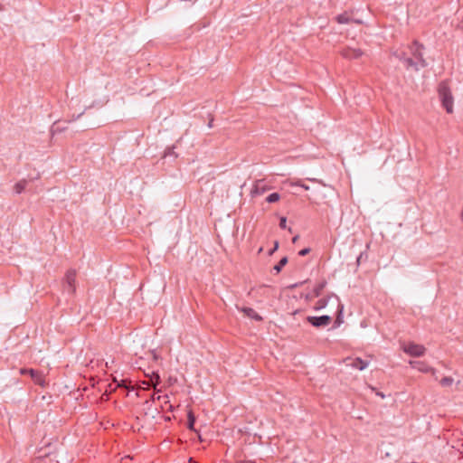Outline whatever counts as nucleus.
Masks as SVG:
<instances>
[{
	"mask_svg": "<svg viewBox=\"0 0 463 463\" xmlns=\"http://www.w3.org/2000/svg\"><path fill=\"white\" fill-rule=\"evenodd\" d=\"M423 46L418 42L412 43L411 45L402 46L393 52V55L402 62L407 69L412 68L418 71L420 68L426 66L423 59Z\"/></svg>",
	"mask_w": 463,
	"mask_h": 463,
	"instance_id": "1",
	"label": "nucleus"
},
{
	"mask_svg": "<svg viewBox=\"0 0 463 463\" xmlns=\"http://www.w3.org/2000/svg\"><path fill=\"white\" fill-rule=\"evenodd\" d=\"M438 93L441 106L448 113H452L454 108V98L448 81H442L439 83Z\"/></svg>",
	"mask_w": 463,
	"mask_h": 463,
	"instance_id": "2",
	"label": "nucleus"
},
{
	"mask_svg": "<svg viewBox=\"0 0 463 463\" xmlns=\"http://www.w3.org/2000/svg\"><path fill=\"white\" fill-rule=\"evenodd\" d=\"M75 281H76V270L75 269H69L64 278V290L70 294H74L76 288H75Z\"/></svg>",
	"mask_w": 463,
	"mask_h": 463,
	"instance_id": "3",
	"label": "nucleus"
},
{
	"mask_svg": "<svg viewBox=\"0 0 463 463\" xmlns=\"http://www.w3.org/2000/svg\"><path fill=\"white\" fill-rule=\"evenodd\" d=\"M20 373L22 375L29 374L33 381L38 385L43 386L45 384L43 374L37 370L22 368L20 369Z\"/></svg>",
	"mask_w": 463,
	"mask_h": 463,
	"instance_id": "4",
	"label": "nucleus"
},
{
	"mask_svg": "<svg viewBox=\"0 0 463 463\" xmlns=\"http://www.w3.org/2000/svg\"><path fill=\"white\" fill-rule=\"evenodd\" d=\"M332 318L330 316L324 315L320 317H307V321L315 327L326 326L330 324Z\"/></svg>",
	"mask_w": 463,
	"mask_h": 463,
	"instance_id": "5",
	"label": "nucleus"
},
{
	"mask_svg": "<svg viewBox=\"0 0 463 463\" xmlns=\"http://www.w3.org/2000/svg\"><path fill=\"white\" fill-rule=\"evenodd\" d=\"M425 348L416 344H407L403 345V351L412 356H420L423 354Z\"/></svg>",
	"mask_w": 463,
	"mask_h": 463,
	"instance_id": "6",
	"label": "nucleus"
},
{
	"mask_svg": "<svg viewBox=\"0 0 463 463\" xmlns=\"http://www.w3.org/2000/svg\"><path fill=\"white\" fill-rule=\"evenodd\" d=\"M341 54L345 59H357L362 56L363 52L358 48L345 47L342 50Z\"/></svg>",
	"mask_w": 463,
	"mask_h": 463,
	"instance_id": "7",
	"label": "nucleus"
},
{
	"mask_svg": "<svg viewBox=\"0 0 463 463\" xmlns=\"http://www.w3.org/2000/svg\"><path fill=\"white\" fill-rule=\"evenodd\" d=\"M346 364L354 368V369H358L360 371L365 369L367 366H368V362L367 361H364L359 357H356V358H347L346 359Z\"/></svg>",
	"mask_w": 463,
	"mask_h": 463,
	"instance_id": "8",
	"label": "nucleus"
},
{
	"mask_svg": "<svg viewBox=\"0 0 463 463\" xmlns=\"http://www.w3.org/2000/svg\"><path fill=\"white\" fill-rule=\"evenodd\" d=\"M237 308L244 314V316L254 319L256 321H262V317L260 316L253 308L251 307H239Z\"/></svg>",
	"mask_w": 463,
	"mask_h": 463,
	"instance_id": "9",
	"label": "nucleus"
},
{
	"mask_svg": "<svg viewBox=\"0 0 463 463\" xmlns=\"http://www.w3.org/2000/svg\"><path fill=\"white\" fill-rule=\"evenodd\" d=\"M268 190V187L266 186L263 180H258L255 182L254 186L252 188V194L253 195H261Z\"/></svg>",
	"mask_w": 463,
	"mask_h": 463,
	"instance_id": "10",
	"label": "nucleus"
},
{
	"mask_svg": "<svg viewBox=\"0 0 463 463\" xmlns=\"http://www.w3.org/2000/svg\"><path fill=\"white\" fill-rule=\"evenodd\" d=\"M453 383H454V379L450 376L443 377L439 381V384L444 388L450 387L453 384Z\"/></svg>",
	"mask_w": 463,
	"mask_h": 463,
	"instance_id": "11",
	"label": "nucleus"
},
{
	"mask_svg": "<svg viewBox=\"0 0 463 463\" xmlns=\"http://www.w3.org/2000/svg\"><path fill=\"white\" fill-rule=\"evenodd\" d=\"M26 184V180H21L18 183H16L14 185V192L16 194H21L25 189Z\"/></svg>",
	"mask_w": 463,
	"mask_h": 463,
	"instance_id": "12",
	"label": "nucleus"
},
{
	"mask_svg": "<svg viewBox=\"0 0 463 463\" xmlns=\"http://www.w3.org/2000/svg\"><path fill=\"white\" fill-rule=\"evenodd\" d=\"M411 364L412 365L413 368H417L420 372L428 371L426 365L422 362L413 361V362H411Z\"/></svg>",
	"mask_w": 463,
	"mask_h": 463,
	"instance_id": "13",
	"label": "nucleus"
},
{
	"mask_svg": "<svg viewBox=\"0 0 463 463\" xmlns=\"http://www.w3.org/2000/svg\"><path fill=\"white\" fill-rule=\"evenodd\" d=\"M187 420H188V422H187V427L189 430H194V423H195V417L194 415V413L190 411L188 412V415H187Z\"/></svg>",
	"mask_w": 463,
	"mask_h": 463,
	"instance_id": "14",
	"label": "nucleus"
},
{
	"mask_svg": "<svg viewBox=\"0 0 463 463\" xmlns=\"http://www.w3.org/2000/svg\"><path fill=\"white\" fill-rule=\"evenodd\" d=\"M288 263V258L287 257H283L279 261V263L274 266V269L276 270L277 273L280 272L282 268Z\"/></svg>",
	"mask_w": 463,
	"mask_h": 463,
	"instance_id": "15",
	"label": "nucleus"
},
{
	"mask_svg": "<svg viewBox=\"0 0 463 463\" xmlns=\"http://www.w3.org/2000/svg\"><path fill=\"white\" fill-rule=\"evenodd\" d=\"M280 199V195L278 193H272L270 194L267 198L266 201L269 203H276Z\"/></svg>",
	"mask_w": 463,
	"mask_h": 463,
	"instance_id": "16",
	"label": "nucleus"
},
{
	"mask_svg": "<svg viewBox=\"0 0 463 463\" xmlns=\"http://www.w3.org/2000/svg\"><path fill=\"white\" fill-rule=\"evenodd\" d=\"M336 20L339 24H348L350 18L346 14H342L336 16Z\"/></svg>",
	"mask_w": 463,
	"mask_h": 463,
	"instance_id": "17",
	"label": "nucleus"
},
{
	"mask_svg": "<svg viewBox=\"0 0 463 463\" xmlns=\"http://www.w3.org/2000/svg\"><path fill=\"white\" fill-rule=\"evenodd\" d=\"M156 400L161 402L164 405L170 403L169 396L167 394L157 395Z\"/></svg>",
	"mask_w": 463,
	"mask_h": 463,
	"instance_id": "18",
	"label": "nucleus"
},
{
	"mask_svg": "<svg viewBox=\"0 0 463 463\" xmlns=\"http://www.w3.org/2000/svg\"><path fill=\"white\" fill-rule=\"evenodd\" d=\"M334 297H335V299L337 300V304H338V313H339V315H338V317H337V319H336V320L340 322V316H341V314H342V312H343V308H344V307H343V305L340 303L339 298H338L336 296H334Z\"/></svg>",
	"mask_w": 463,
	"mask_h": 463,
	"instance_id": "19",
	"label": "nucleus"
},
{
	"mask_svg": "<svg viewBox=\"0 0 463 463\" xmlns=\"http://www.w3.org/2000/svg\"><path fill=\"white\" fill-rule=\"evenodd\" d=\"M326 302L327 300L325 298L318 300L317 309L325 307L326 306Z\"/></svg>",
	"mask_w": 463,
	"mask_h": 463,
	"instance_id": "20",
	"label": "nucleus"
},
{
	"mask_svg": "<svg viewBox=\"0 0 463 463\" xmlns=\"http://www.w3.org/2000/svg\"><path fill=\"white\" fill-rule=\"evenodd\" d=\"M286 223H287V218L286 217H281L280 221H279V227L281 229H286V227H287Z\"/></svg>",
	"mask_w": 463,
	"mask_h": 463,
	"instance_id": "21",
	"label": "nucleus"
},
{
	"mask_svg": "<svg viewBox=\"0 0 463 463\" xmlns=\"http://www.w3.org/2000/svg\"><path fill=\"white\" fill-rule=\"evenodd\" d=\"M279 248V241H274V247H271V250L269 251V255H272Z\"/></svg>",
	"mask_w": 463,
	"mask_h": 463,
	"instance_id": "22",
	"label": "nucleus"
},
{
	"mask_svg": "<svg viewBox=\"0 0 463 463\" xmlns=\"http://www.w3.org/2000/svg\"><path fill=\"white\" fill-rule=\"evenodd\" d=\"M309 252H310V249L309 248H305V249L299 250L298 255L299 256H306Z\"/></svg>",
	"mask_w": 463,
	"mask_h": 463,
	"instance_id": "23",
	"label": "nucleus"
},
{
	"mask_svg": "<svg viewBox=\"0 0 463 463\" xmlns=\"http://www.w3.org/2000/svg\"><path fill=\"white\" fill-rule=\"evenodd\" d=\"M150 353H151V355H152V357H153V360H155V361H156V360H157V359H158V355L156 354V352H155V351H151Z\"/></svg>",
	"mask_w": 463,
	"mask_h": 463,
	"instance_id": "24",
	"label": "nucleus"
},
{
	"mask_svg": "<svg viewBox=\"0 0 463 463\" xmlns=\"http://www.w3.org/2000/svg\"><path fill=\"white\" fill-rule=\"evenodd\" d=\"M324 285H320L317 289H316V294L317 296L319 295V290H321L323 288Z\"/></svg>",
	"mask_w": 463,
	"mask_h": 463,
	"instance_id": "25",
	"label": "nucleus"
},
{
	"mask_svg": "<svg viewBox=\"0 0 463 463\" xmlns=\"http://www.w3.org/2000/svg\"><path fill=\"white\" fill-rule=\"evenodd\" d=\"M303 184V182L299 180V181H297V182H295V183H292V185H298V186H300V184Z\"/></svg>",
	"mask_w": 463,
	"mask_h": 463,
	"instance_id": "26",
	"label": "nucleus"
},
{
	"mask_svg": "<svg viewBox=\"0 0 463 463\" xmlns=\"http://www.w3.org/2000/svg\"><path fill=\"white\" fill-rule=\"evenodd\" d=\"M300 187L304 188L305 190H309V186L305 184L304 183L300 184Z\"/></svg>",
	"mask_w": 463,
	"mask_h": 463,
	"instance_id": "27",
	"label": "nucleus"
},
{
	"mask_svg": "<svg viewBox=\"0 0 463 463\" xmlns=\"http://www.w3.org/2000/svg\"><path fill=\"white\" fill-rule=\"evenodd\" d=\"M298 240V235H296L295 237H293V239H292L293 243L297 242Z\"/></svg>",
	"mask_w": 463,
	"mask_h": 463,
	"instance_id": "28",
	"label": "nucleus"
},
{
	"mask_svg": "<svg viewBox=\"0 0 463 463\" xmlns=\"http://www.w3.org/2000/svg\"><path fill=\"white\" fill-rule=\"evenodd\" d=\"M213 118H211L209 124H208V127L209 128H212L213 127Z\"/></svg>",
	"mask_w": 463,
	"mask_h": 463,
	"instance_id": "29",
	"label": "nucleus"
},
{
	"mask_svg": "<svg viewBox=\"0 0 463 463\" xmlns=\"http://www.w3.org/2000/svg\"><path fill=\"white\" fill-rule=\"evenodd\" d=\"M156 397H157V396H156V394H153V395L151 396V400H152V401H157V400H156Z\"/></svg>",
	"mask_w": 463,
	"mask_h": 463,
	"instance_id": "30",
	"label": "nucleus"
},
{
	"mask_svg": "<svg viewBox=\"0 0 463 463\" xmlns=\"http://www.w3.org/2000/svg\"><path fill=\"white\" fill-rule=\"evenodd\" d=\"M377 395H379V396H380V397H382V398H384V394H383V393H382V392H377Z\"/></svg>",
	"mask_w": 463,
	"mask_h": 463,
	"instance_id": "31",
	"label": "nucleus"
},
{
	"mask_svg": "<svg viewBox=\"0 0 463 463\" xmlns=\"http://www.w3.org/2000/svg\"><path fill=\"white\" fill-rule=\"evenodd\" d=\"M118 387L125 386V385H124V381H121V383H118Z\"/></svg>",
	"mask_w": 463,
	"mask_h": 463,
	"instance_id": "32",
	"label": "nucleus"
},
{
	"mask_svg": "<svg viewBox=\"0 0 463 463\" xmlns=\"http://www.w3.org/2000/svg\"><path fill=\"white\" fill-rule=\"evenodd\" d=\"M173 153H174V152H172V151H170V150H169V152H168V153H166V154H165V156H167V155H172Z\"/></svg>",
	"mask_w": 463,
	"mask_h": 463,
	"instance_id": "33",
	"label": "nucleus"
},
{
	"mask_svg": "<svg viewBox=\"0 0 463 463\" xmlns=\"http://www.w3.org/2000/svg\"><path fill=\"white\" fill-rule=\"evenodd\" d=\"M312 182H318L317 179H309Z\"/></svg>",
	"mask_w": 463,
	"mask_h": 463,
	"instance_id": "34",
	"label": "nucleus"
},
{
	"mask_svg": "<svg viewBox=\"0 0 463 463\" xmlns=\"http://www.w3.org/2000/svg\"><path fill=\"white\" fill-rule=\"evenodd\" d=\"M172 408H173V406L171 404H169L168 410L172 411Z\"/></svg>",
	"mask_w": 463,
	"mask_h": 463,
	"instance_id": "35",
	"label": "nucleus"
}]
</instances>
